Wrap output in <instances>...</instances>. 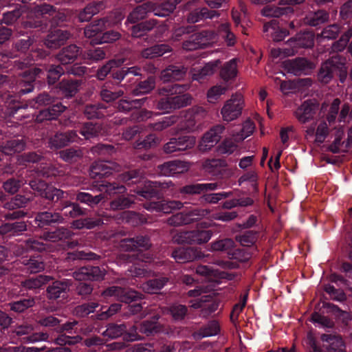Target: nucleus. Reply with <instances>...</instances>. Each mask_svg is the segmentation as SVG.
Listing matches in <instances>:
<instances>
[{"label":"nucleus","mask_w":352,"mask_h":352,"mask_svg":"<svg viewBox=\"0 0 352 352\" xmlns=\"http://www.w3.org/2000/svg\"><path fill=\"white\" fill-rule=\"evenodd\" d=\"M330 117L327 120H319L314 124L309 126L305 130V137L307 139L314 138L317 143H322L329 135L331 130H334V140L329 146V150L334 153H338L342 151L344 142L342 138L344 135V130L341 126H335Z\"/></svg>","instance_id":"1"},{"label":"nucleus","mask_w":352,"mask_h":352,"mask_svg":"<svg viewBox=\"0 0 352 352\" xmlns=\"http://www.w3.org/2000/svg\"><path fill=\"white\" fill-rule=\"evenodd\" d=\"M344 58L338 56H333L331 59L324 62L318 74V78L323 83H328L333 78V74L338 72L340 80L343 82L346 78V69Z\"/></svg>","instance_id":"2"},{"label":"nucleus","mask_w":352,"mask_h":352,"mask_svg":"<svg viewBox=\"0 0 352 352\" xmlns=\"http://www.w3.org/2000/svg\"><path fill=\"white\" fill-rule=\"evenodd\" d=\"M189 89L188 85H168L159 89V94L171 96L173 108L180 109L191 104L192 98L188 94H184Z\"/></svg>","instance_id":"3"},{"label":"nucleus","mask_w":352,"mask_h":352,"mask_svg":"<svg viewBox=\"0 0 352 352\" xmlns=\"http://www.w3.org/2000/svg\"><path fill=\"white\" fill-rule=\"evenodd\" d=\"M211 230H195L192 231L180 232L173 237L174 243L198 244L206 243L212 238Z\"/></svg>","instance_id":"4"},{"label":"nucleus","mask_w":352,"mask_h":352,"mask_svg":"<svg viewBox=\"0 0 352 352\" xmlns=\"http://www.w3.org/2000/svg\"><path fill=\"white\" fill-rule=\"evenodd\" d=\"M244 100L241 94L232 95L226 101L221 110L222 118L226 122H231L237 119L242 113Z\"/></svg>","instance_id":"5"},{"label":"nucleus","mask_w":352,"mask_h":352,"mask_svg":"<svg viewBox=\"0 0 352 352\" xmlns=\"http://www.w3.org/2000/svg\"><path fill=\"white\" fill-rule=\"evenodd\" d=\"M217 41V35L212 32H201L191 35L183 43V48L187 51L195 50L212 45Z\"/></svg>","instance_id":"6"},{"label":"nucleus","mask_w":352,"mask_h":352,"mask_svg":"<svg viewBox=\"0 0 352 352\" xmlns=\"http://www.w3.org/2000/svg\"><path fill=\"white\" fill-rule=\"evenodd\" d=\"M225 127L218 124L204 133L199 145L201 151H207L214 147L220 140Z\"/></svg>","instance_id":"7"},{"label":"nucleus","mask_w":352,"mask_h":352,"mask_svg":"<svg viewBox=\"0 0 352 352\" xmlns=\"http://www.w3.org/2000/svg\"><path fill=\"white\" fill-rule=\"evenodd\" d=\"M196 139L194 136L187 135L178 138H173L164 146V151L166 153L184 151L194 147Z\"/></svg>","instance_id":"8"},{"label":"nucleus","mask_w":352,"mask_h":352,"mask_svg":"<svg viewBox=\"0 0 352 352\" xmlns=\"http://www.w3.org/2000/svg\"><path fill=\"white\" fill-rule=\"evenodd\" d=\"M180 114H184L185 117L184 120L180 121V124H182L180 130L194 131H195L194 125L196 120L204 118L207 113L206 109L202 107H194L188 109L186 113L182 112Z\"/></svg>","instance_id":"9"},{"label":"nucleus","mask_w":352,"mask_h":352,"mask_svg":"<svg viewBox=\"0 0 352 352\" xmlns=\"http://www.w3.org/2000/svg\"><path fill=\"white\" fill-rule=\"evenodd\" d=\"M172 257L177 262L184 263L204 257V254L199 248H179L172 253Z\"/></svg>","instance_id":"10"},{"label":"nucleus","mask_w":352,"mask_h":352,"mask_svg":"<svg viewBox=\"0 0 352 352\" xmlns=\"http://www.w3.org/2000/svg\"><path fill=\"white\" fill-rule=\"evenodd\" d=\"M314 65L305 58L286 60L283 62V67L290 74L300 75L302 73L307 74Z\"/></svg>","instance_id":"11"},{"label":"nucleus","mask_w":352,"mask_h":352,"mask_svg":"<svg viewBox=\"0 0 352 352\" xmlns=\"http://www.w3.org/2000/svg\"><path fill=\"white\" fill-rule=\"evenodd\" d=\"M30 186L34 190L37 191L40 195L48 199L53 200L55 197L59 199L62 197L64 194L63 190L53 186H47L44 182L41 180L31 181Z\"/></svg>","instance_id":"12"},{"label":"nucleus","mask_w":352,"mask_h":352,"mask_svg":"<svg viewBox=\"0 0 352 352\" xmlns=\"http://www.w3.org/2000/svg\"><path fill=\"white\" fill-rule=\"evenodd\" d=\"M106 274L104 268L100 267H82L74 273V277L78 280H100Z\"/></svg>","instance_id":"13"},{"label":"nucleus","mask_w":352,"mask_h":352,"mask_svg":"<svg viewBox=\"0 0 352 352\" xmlns=\"http://www.w3.org/2000/svg\"><path fill=\"white\" fill-rule=\"evenodd\" d=\"M189 168L190 164L188 162L175 160L161 165L160 170L162 175L172 177L186 172Z\"/></svg>","instance_id":"14"},{"label":"nucleus","mask_w":352,"mask_h":352,"mask_svg":"<svg viewBox=\"0 0 352 352\" xmlns=\"http://www.w3.org/2000/svg\"><path fill=\"white\" fill-rule=\"evenodd\" d=\"M318 109L316 102L305 101L295 111V116L301 123H306L313 119Z\"/></svg>","instance_id":"15"},{"label":"nucleus","mask_w":352,"mask_h":352,"mask_svg":"<svg viewBox=\"0 0 352 352\" xmlns=\"http://www.w3.org/2000/svg\"><path fill=\"white\" fill-rule=\"evenodd\" d=\"M220 65L219 60L208 62L201 68H195L191 71L193 80L201 82L208 77L211 76L216 72Z\"/></svg>","instance_id":"16"},{"label":"nucleus","mask_w":352,"mask_h":352,"mask_svg":"<svg viewBox=\"0 0 352 352\" xmlns=\"http://www.w3.org/2000/svg\"><path fill=\"white\" fill-rule=\"evenodd\" d=\"M287 45L290 49L296 50V53L300 48L311 47L314 45V34L309 32L298 34L295 38L289 39Z\"/></svg>","instance_id":"17"},{"label":"nucleus","mask_w":352,"mask_h":352,"mask_svg":"<svg viewBox=\"0 0 352 352\" xmlns=\"http://www.w3.org/2000/svg\"><path fill=\"white\" fill-rule=\"evenodd\" d=\"M107 21L104 19L96 21L85 28V36L91 40L90 43L94 44V41L97 38H101L103 31L107 28Z\"/></svg>","instance_id":"18"},{"label":"nucleus","mask_w":352,"mask_h":352,"mask_svg":"<svg viewBox=\"0 0 352 352\" xmlns=\"http://www.w3.org/2000/svg\"><path fill=\"white\" fill-rule=\"evenodd\" d=\"M151 243L146 237L138 236L136 239H126L121 241L120 248L123 251H133L140 248L147 250Z\"/></svg>","instance_id":"19"},{"label":"nucleus","mask_w":352,"mask_h":352,"mask_svg":"<svg viewBox=\"0 0 352 352\" xmlns=\"http://www.w3.org/2000/svg\"><path fill=\"white\" fill-rule=\"evenodd\" d=\"M118 170V166L111 162H96L91 168L90 175L92 177H104L111 173V170Z\"/></svg>","instance_id":"20"},{"label":"nucleus","mask_w":352,"mask_h":352,"mask_svg":"<svg viewBox=\"0 0 352 352\" xmlns=\"http://www.w3.org/2000/svg\"><path fill=\"white\" fill-rule=\"evenodd\" d=\"M186 72L184 67L170 65L162 72L160 78L164 82L178 81L184 78Z\"/></svg>","instance_id":"21"},{"label":"nucleus","mask_w":352,"mask_h":352,"mask_svg":"<svg viewBox=\"0 0 352 352\" xmlns=\"http://www.w3.org/2000/svg\"><path fill=\"white\" fill-rule=\"evenodd\" d=\"M183 204L178 201H160L149 204L146 206L148 210L170 213L176 209H180Z\"/></svg>","instance_id":"22"},{"label":"nucleus","mask_w":352,"mask_h":352,"mask_svg":"<svg viewBox=\"0 0 352 352\" xmlns=\"http://www.w3.org/2000/svg\"><path fill=\"white\" fill-rule=\"evenodd\" d=\"M76 133L75 131H69L65 133H58L52 138L49 141V145L51 148L57 149L65 146L69 142L76 141Z\"/></svg>","instance_id":"23"},{"label":"nucleus","mask_w":352,"mask_h":352,"mask_svg":"<svg viewBox=\"0 0 352 352\" xmlns=\"http://www.w3.org/2000/svg\"><path fill=\"white\" fill-rule=\"evenodd\" d=\"M69 37V34L67 31L56 30L48 35L45 44L48 48L56 49L63 45Z\"/></svg>","instance_id":"24"},{"label":"nucleus","mask_w":352,"mask_h":352,"mask_svg":"<svg viewBox=\"0 0 352 352\" xmlns=\"http://www.w3.org/2000/svg\"><path fill=\"white\" fill-rule=\"evenodd\" d=\"M153 3L147 2L138 6L130 14L127 19V21L130 23H135L139 20L144 19L148 12H153Z\"/></svg>","instance_id":"25"},{"label":"nucleus","mask_w":352,"mask_h":352,"mask_svg":"<svg viewBox=\"0 0 352 352\" xmlns=\"http://www.w3.org/2000/svg\"><path fill=\"white\" fill-rule=\"evenodd\" d=\"M182 0H168L164 3L156 6L153 3V12L155 16L165 17L174 11L176 6Z\"/></svg>","instance_id":"26"},{"label":"nucleus","mask_w":352,"mask_h":352,"mask_svg":"<svg viewBox=\"0 0 352 352\" xmlns=\"http://www.w3.org/2000/svg\"><path fill=\"white\" fill-rule=\"evenodd\" d=\"M151 258L148 255L139 254L137 255L135 262L133 265L129 270L131 275L135 277H144L148 275L149 273L148 270L145 268L144 265H142L138 263V261H141L142 263H147L150 261Z\"/></svg>","instance_id":"27"},{"label":"nucleus","mask_w":352,"mask_h":352,"mask_svg":"<svg viewBox=\"0 0 352 352\" xmlns=\"http://www.w3.org/2000/svg\"><path fill=\"white\" fill-rule=\"evenodd\" d=\"M321 340L329 344L327 352H345L344 344L341 338L331 334H323Z\"/></svg>","instance_id":"28"},{"label":"nucleus","mask_w":352,"mask_h":352,"mask_svg":"<svg viewBox=\"0 0 352 352\" xmlns=\"http://www.w3.org/2000/svg\"><path fill=\"white\" fill-rule=\"evenodd\" d=\"M65 109V107L61 104H54L49 109L41 111L39 114L37 115L36 120L40 122L45 120H54L60 113L63 112Z\"/></svg>","instance_id":"29"},{"label":"nucleus","mask_w":352,"mask_h":352,"mask_svg":"<svg viewBox=\"0 0 352 352\" xmlns=\"http://www.w3.org/2000/svg\"><path fill=\"white\" fill-rule=\"evenodd\" d=\"M263 30L270 36L274 41H280L284 39L287 35L288 32L285 30H280L276 25L275 21H272L269 23L264 25Z\"/></svg>","instance_id":"30"},{"label":"nucleus","mask_w":352,"mask_h":352,"mask_svg":"<svg viewBox=\"0 0 352 352\" xmlns=\"http://www.w3.org/2000/svg\"><path fill=\"white\" fill-rule=\"evenodd\" d=\"M218 15L219 14L217 11L209 10L206 8H202L190 12L188 16L187 21L189 23H194L199 21L202 19H212Z\"/></svg>","instance_id":"31"},{"label":"nucleus","mask_w":352,"mask_h":352,"mask_svg":"<svg viewBox=\"0 0 352 352\" xmlns=\"http://www.w3.org/2000/svg\"><path fill=\"white\" fill-rule=\"evenodd\" d=\"M79 53V48L74 45L64 48L58 55V60L63 65L73 62Z\"/></svg>","instance_id":"32"},{"label":"nucleus","mask_w":352,"mask_h":352,"mask_svg":"<svg viewBox=\"0 0 352 352\" xmlns=\"http://www.w3.org/2000/svg\"><path fill=\"white\" fill-rule=\"evenodd\" d=\"M171 48L166 44H160L146 48L142 52V56L146 58H153L170 52Z\"/></svg>","instance_id":"33"},{"label":"nucleus","mask_w":352,"mask_h":352,"mask_svg":"<svg viewBox=\"0 0 352 352\" xmlns=\"http://www.w3.org/2000/svg\"><path fill=\"white\" fill-rule=\"evenodd\" d=\"M236 74L237 60L236 58H233L225 63L220 71V76L225 81L234 78Z\"/></svg>","instance_id":"34"},{"label":"nucleus","mask_w":352,"mask_h":352,"mask_svg":"<svg viewBox=\"0 0 352 352\" xmlns=\"http://www.w3.org/2000/svg\"><path fill=\"white\" fill-rule=\"evenodd\" d=\"M262 15L267 17H279L289 16L293 14V9L290 7L280 8L276 6H266L261 11Z\"/></svg>","instance_id":"35"},{"label":"nucleus","mask_w":352,"mask_h":352,"mask_svg":"<svg viewBox=\"0 0 352 352\" xmlns=\"http://www.w3.org/2000/svg\"><path fill=\"white\" fill-rule=\"evenodd\" d=\"M255 129V125L250 120H245L240 133H232V137L235 142H241L251 135Z\"/></svg>","instance_id":"36"},{"label":"nucleus","mask_w":352,"mask_h":352,"mask_svg":"<svg viewBox=\"0 0 352 352\" xmlns=\"http://www.w3.org/2000/svg\"><path fill=\"white\" fill-rule=\"evenodd\" d=\"M63 219V217L59 214V213L52 214L48 212H41L36 217V221H38V225L39 226L49 225L52 223H61Z\"/></svg>","instance_id":"37"},{"label":"nucleus","mask_w":352,"mask_h":352,"mask_svg":"<svg viewBox=\"0 0 352 352\" xmlns=\"http://www.w3.org/2000/svg\"><path fill=\"white\" fill-rule=\"evenodd\" d=\"M329 19V14L324 10H318L316 12L309 13L305 17V23L311 26H317L324 22Z\"/></svg>","instance_id":"38"},{"label":"nucleus","mask_w":352,"mask_h":352,"mask_svg":"<svg viewBox=\"0 0 352 352\" xmlns=\"http://www.w3.org/2000/svg\"><path fill=\"white\" fill-rule=\"evenodd\" d=\"M68 285L65 282L55 281L52 285L48 287L47 292L49 298L56 299L59 298L62 293L65 292Z\"/></svg>","instance_id":"39"},{"label":"nucleus","mask_w":352,"mask_h":352,"mask_svg":"<svg viewBox=\"0 0 352 352\" xmlns=\"http://www.w3.org/2000/svg\"><path fill=\"white\" fill-rule=\"evenodd\" d=\"M102 8L101 3H94L86 6L79 14L78 19L81 22L89 21L92 16L96 14Z\"/></svg>","instance_id":"40"},{"label":"nucleus","mask_w":352,"mask_h":352,"mask_svg":"<svg viewBox=\"0 0 352 352\" xmlns=\"http://www.w3.org/2000/svg\"><path fill=\"white\" fill-rule=\"evenodd\" d=\"M227 86L219 84L210 87L207 92V99L210 103H216L220 97L225 94Z\"/></svg>","instance_id":"41"},{"label":"nucleus","mask_w":352,"mask_h":352,"mask_svg":"<svg viewBox=\"0 0 352 352\" xmlns=\"http://www.w3.org/2000/svg\"><path fill=\"white\" fill-rule=\"evenodd\" d=\"M171 184V182H166L164 183L151 182H148L146 183V188L148 189L140 191L138 194L145 198H149L156 195V188L157 187L168 188Z\"/></svg>","instance_id":"42"},{"label":"nucleus","mask_w":352,"mask_h":352,"mask_svg":"<svg viewBox=\"0 0 352 352\" xmlns=\"http://www.w3.org/2000/svg\"><path fill=\"white\" fill-rule=\"evenodd\" d=\"M167 279L165 278L155 279L147 281L142 286V289L149 294H155L160 291L166 283Z\"/></svg>","instance_id":"43"},{"label":"nucleus","mask_w":352,"mask_h":352,"mask_svg":"<svg viewBox=\"0 0 352 352\" xmlns=\"http://www.w3.org/2000/svg\"><path fill=\"white\" fill-rule=\"evenodd\" d=\"M219 331V324L212 321L210 322L203 329H201L199 332L195 333L193 336L196 339H199L206 337H210L213 336H216Z\"/></svg>","instance_id":"44"},{"label":"nucleus","mask_w":352,"mask_h":352,"mask_svg":"<svg viewBox=\"0 0 352 352\" xmlns=\"http://www.w3.org/2000/svg\"><path fill=\"white\" fill-rule=\"evenodd\" d=\"M52 280V277L49 276L39 275L36 278H30L23 282V287L29 289H37Z\"/></svg>","instance_id":"45"},{"label":"nucleus","mask_w":352,"mask_h":352,"mask_svg":"<svg viewBox=\"0 0 352 352\" xmlns=\"http://www.w3.org/2000/svg\"><path fill=\"white\" fill-rule=\"evenodd\" d=\"M123 63V59L109 60L106 65H104L98 70L97 73V78L99 80H103L113 68L118 67Z\"/></svg>","instance_id":"46"},{"label":"nucleus","mask_w":352,"mask_h":352,"mask_svg":"<svg viewBox=\"0 0 352 352\" xmlns=\"http://www.w3.org/2000/svg\"><path fill=\"white\" fill-rule=\"evenodd\" d=\"M181 118V116L176 115L165 117L161 121L155 123L153 128L155 131H162L178 122Z\"/></svg>","instance_id":"47"},{"label":"nucleus","mask_w":352,"mask_h":352,"mask_svg":"<svg viewBox=\"0 0 352 352\" xmlns=\"http://www.w3.org/2000/svg\"><path fill=\"white\" fill-rule=\"evenodd\" d=\"M125 330L126 327L123 324H111L102 333V335L104 337L113 339L120 336Z\"/></svg>","instance_id":"48"},{"label":"nucleus","mask_w":352,"mask_h":352,"mask_svg":"<svg viewBox=\"0 0 352 352\" xmlns=\"http://www.w3.org/2000/svg\"><path fill=\"white\" fill-rule=\"evenodd\" d=\"M223 164L224 162L220 160H207L204 162L203 168L205 171L212 175H217L220 172V168L223 166Z\"/></svg>","instance_id":"49"},{"label":"nucleus","mask_w":352,"mask_h":352,"mask_svg":"<svg viewBox=\"0 0 352 352\" xmlns=\"http://www.w3.org/2000/svg\"><path fill=\"white\" fill-rule=\"evenodd\" d=\"M105 58V52L102 48L98 47L95 50L87 51L83 54V58L87 60L89 63L97 62Z\"/></svg>","instance_id":"50"},{"label":"nucleus","mask_w":352,"mask_h":352,"mask_svg":"<svg viewBox=\"0 0 352 352\" xmlns=\"http://www.w3.org/2000/svg\"><path fill=\"white\" fill-rule=\"evenodd\" d=\"M25 148L24 142L21 140H12L8 141L3 151L7 155H11L12 153L21 152Z\"/></svg>","instance_id":"51"},{"label":"nucleus","mask_w":352,"mask_h":352,"mask_svg":"<svg viewBox=\"0 0 352 352\" xmlns=\"http://www.w3.org/2000/svg\"><path fill=\"white\" fill-rule=\"evenodd\" d=\"M102 222L101 220H93L92 219H78L74 221L72 223V226L74 228L76 229H82V228H87V229H91L94 228L96 226H98L100 224H102Z\"/></svg>","instance_id":"52"},{"label":"nucleus","mask_w":352,"mask_h":352,"mask_svg":"<svg viewBox=\"0 0 352 352\" xmlns=\"http://www.w3.org/2000/svg\"><path fill=\"white\" fill-rule=\"evenodd\" d=\"M155 22L154 20H151L144 23H141L134 25L132 28V35L134 37L142 36L144 32L153 29Z\"/></svg>","instance_id":"53"},{"label":"nucleus","mask_w":352,"mask_h":352,"mask_svg":"<svg viewBox=\"0 0 352 352\" xmlns=\"http://www.w3.org/2000/svg\"><path fill=\"white\" fill-rule=\"evenodd\" d=\"M23 263L31 273H37L44 270V264L40 257L32 258Z\"/></svg>","instance_id":"54"},{"label":"nucleus","mask_w":352,"mask_h":352,"mask_svg":"<svg viewBox=\"0 0 352 352\" xmlns=\"http://www.w3.org/2000/svg\"><path fill=\"white\" fill-rule=\"evenodd\" d=\"M102 199L103 196L102 195L93 197L91 195L87 192H80L77 195V200L82 203L87 204L91 206L98 204Z\"/></svg>","instance_id":"55"},{"label":"nucleus","mask_w":352,"mask_h":352,"mask_svg":"<svg viewBox=\"0 0 352 352\" xmlns=\"http://www.w3.org/2000/svg\"><path fill=\"white\" fill-rule=\"evenodd\" d=\"M155 87V81L152 78H148L140 83L133 91V93L135 96L146 94L150 92Z\"/></svg>","instance_id":"56"},{"label":"nucleus","mask_w":352,"mask_h":352,"mask_svg":"<svg viewBox=\"0 0 352 352\" xmlns=\"http://www.w3.org/2000/svg\"><path fill=\"white\" fill-rule=\"evenodd\" d=\"M311 320L316 327L320 328H332L333 326V321L318 313L312 315Z\"/></svg>","instance_id":"57"},{"label":"nucleus","mask_w":352,"mask_h":352,"mask_svg":"<svg viewBox=\"0 0 352 352\" xmlns=\"http://www.w3.org/2000/svg\"><path fill=\"white\" fill-rule=\"evenodd\" d=\"M234 242L230 239H225L217 241L211 243L212 251H226L234 247Z\"/></svg>","instance_id":"58"},{"label":"nucleus","mask_w":352,"mask_h":352,"mask_svg":"<svg viewBox=\"0 0 352 352\" xmlns=\"http://www.w3.org/2000/svg\"><path fill=\"white\" fill-rule=\"evenodd\" d=\"M100 126L92 123H86L81 129L80 133L85 139H89L101 134L99 131Z\"/></svg>","instance_id":"59"},{"label":"nucleus","mask_w":352,"mask_h":352,"mask_svg":"<svg viewBox=\"0 0 352 352\" xmlns=\"http://www.w3.org/2000/svg\"><path fill=\"white\" fill-rule=\"evenodd\" d=\"M120 38V34L116 31H109L102 33L101 38H97L94 41V44H102L111 43L118 40Z\"/></svg>","instance_id":"60"},{"label":"nucleus","mask_w":352,"mask_h":352,"mask_svg":"<svg viewBox=\"0 0 352 352\" xmlns=\"http://www.w3.org/2000/svg\"><path fill=\"white\" fill-rule=\"evenodd\" d=\"M219 33L221 36L225 38V41L228 45H234L236 41V37L234 34L230 32V26L228 23L222 24L219 28Z\"/></svg>","instance_id":"61"},{"label":"nucleus","mask_w":352,"mask_h":352,"mask_svg":"<svg viewBox=\"0 0 352 352\" xmlns=\"http://www.w3.org/2000/svg\"><path fill=\"white\" fill-rule=\"evenodd\" d=\"M168 311L174 320H179L184 318L187 312V308L185 305L174 304Z\"/></svg>","instance_id":"62"},{"label":"nucleus","mask_w":352,"mask_h":352,"mask_svg":"<svg viewBox=\"0 0 352 352\" xmlns=\"http://www.w3.org/2000/svg\"><path fill=\"white\" fill-rule=\"evenodd\" d=\"M98 307V304L96 302H88L76 307L75 313L76 315L83 317L93 313Z\"/></svg>","instance_id":"63"},{"label":"nucleus","mask_w":352,"mask_h":352,"mask_svg":"<svg viewBox=\"0 0 352 352\" xmlns=\"http://www.w3.org/2000/svg\"><path fill=\"white\" fill-rule=\"evenodd\" d=\"M210 211L206 209L196 208L188 212H185L189 223L200 220L209 214Z\"/></svg>","instance_id":"64"}]
</instances>
